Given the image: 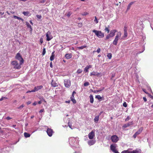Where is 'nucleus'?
I'll return each instance as SVG.
<instances>
[{"instance_id": "1", "label": "nucleus", "mask_w": 153, "mask_h": 153, "mask_svg": "<svg viewBox=\"0 0 153 153\" xmlns=\"http://www.w3.org/2000/svg\"><path fill=\"white\" fill-rule=\"evenodd\" d=\"M11 64L12 66L16 69H19L21 68V65L22 64H19L17 61L15 60L11 62Z\"/></svg>"}, {"instance_id": "2", "label": "nucleus", "mask_w": 153, "mask_h": 153, "mask_svg": "<svg viewBox=\"0 0 153 153\" xmlns=\"http://www.w3.org/2000/svg\"><path fill=\"white\" fill-rule=\"evenodd\" d=\"M94 33L97 37L99 38H102L104 36V34L100 30H93L92 31Z\"/></svg>"}, {"instance_id": "3", "label": "nucleus", "mask_w": 153, "mask_h": 153, "mask_svg": "<svg viewBox=\"0 0 153 153\" xmlns=\"http://www.w3.org/2000/svg\"><path fill=\"white\" fill-rule=\"evenodd\" d=\"M121 33L120 32H118L116 34L115 39L113 42V44L115 45H117L119 39L120 38Z\"/></svg>"}, {"instance_id": "4", "label": "nucleus", "mask_w": 153, "mask_h": 153, "mask_svg": "<svg viewBox=\"0 0 153 153\" xmlns=\"http://www.w3.org/2000/svg\"><path fill=\"white\" fill-rule=\"evenodd\" d=\"M15 58L16 59H17L20 61V64H22L24 62V60L22 58V56L19 53H18L16 54L15 57Z\"/></svg>"}, {"instance_id": "5", "label": "nucleus", "mask_w": 153, "mask_h": 153, "mask_svg": "<svg viewBox=\"0 0 153 153\" xmlns=\"http://www.w3.org/2000/svg\"><path fill=\"white\" fill-rule=\"evenodd\" d=\"M121 153H140V150H135L132 151H129L128 150H124Z\"/></svg>"}, {"instance_id": "6", "label": "nucleus", "mask_w": 153, "mask_h": 153, "mask_svg": "<svg viewBox=\"0 0 153 153\" xmlns=\"http://www.w3.org/2000/svg\"><path fill=\"white\" fill-rule=\"evenodd\" d=\"M112 141L113 143H116L119 140L118 137L116 135H112L111 137Z\"/></svg>"}, {"instance_id": "7", "label": "nucleus", "mask_w": 153, "mask_h": 153, "mask_svg": "<svg viewBox=\"0 0 153 153\" xmlns=\"http://www.w3.org/2000/svg\"><path fill=\"white\" fill-rule=\"evenodd\" d=\"M46 36L47 37L46 40L48 41H50L53 38V37L51 34V33L49 31H48L46 33Z\"/></svg>"}, {"instance_id": "8", "label": "nucleus", "mask_w": 153, "mask_h": 153, "mask_svg": "<svg viewBox=\"0 0 153 153\" xmlns=\"http://www.w3.org/2000/svg\"><path fill=\"white\" fill-rule=\"evenodd\" d=\"M43 87V86L42 85H40L39 86L35 87L30 92H34L36 91L39 89H40L42 88Z\"/></svg>"}, {"instance_id": "9", "label": "nucleus", "mask_w": 153, "mask_h": 153, "mask_svg": "<svg viewBox=\"0 0 153 153\" xmlns=\"http://www.w3.org/2000/svg\"><path fill=\"white\" fill-rule=\"evenodd\" d=\"M46 132L48 135L49 137H51L53 135V130L51 128H48Z\"/></svg>"}, {"instance_id": "10", "label": "nucleus", "mask_w": 153, "mask_h": 153, "mask_svg": "<svg viewBox=\"0 0 153 153\" xmlns=\"http://www.w3.org/2000/svg\"><path fill=\"white\" fill-rule=\"evenodd\" d=\"M76 93V92L75 91H74L72 94V95L70 97L71 101L73 102L74 104L76 103V100L74 99V94Z\"/></svg>"}, {"instance_id": "11", "label": "nucleus", "mask_w": 153, "mask_h": 153, "mask_svg": "<svg viewBox=\"0 0 153 153\" xmlns=\"http://www.w3.org/2000/svg\"><path fill=\"white\" fill-rule=\"evenodd\" d=\"M64 85L67 88H68L71 85V82L69 80L67 79L64 80Z\"/></svg>"}, {"instance_id": "12", "label": "nucleus", "mask_w": 153, "mask_h": 153, "mask_svg": "<svg viewBox=\"0 0 153 153\" xmlns=\"http://www.w3.org/2000/svg\"><path fill=\"white\" fill-rule=\"evenodd\" d=\"M95 136V133L93 131H92L88 134V137L89 139H93Z\"/></svg>"}, {"instance_id": "13", "label": "nucleus", "mask_w": 153, "mask_h": 153, "mask_svg": "<svg viewBox=\"0 0 153 153\" xmlns=\"http://www.w3.org/2000/svg\"><path fill=\"white\" fill-rule=\"evenodd\" d=\"M133 124V121L129 122L127 124H125L123 126L124 128H126L131 125H132Z\"/></svg>"}, {"instance_id": "14", "label": "nucleus", "mask_w": 153, "mask_h": 153, "mask_svg": "<svg viewBox=\"0 0 153 153\" xmlns=\"http://www.w3.org/2000/svg\"><path fill=\"white\" fill-rule=\"evenodd\" d=\"M110 149L111 150H112L114 153L117 151L116 150V147L113 145H111L110 146Z\"/></svg>"}, {"instance_id": "15", "label": "nucleus", "mask_w": 153, "mask_h": 153, "mask_svg": "<svg viewBox=\"0 0 153 153\" xmlns=\"http://www.w3.org/2000/svg\"><path fill=\"white\" fill-rule=\"evenodd\" d=\"M117 32V30H111V32L109 34L111 36L113 37L115 35V34L116 32Z\"/></svg>"}, {"instance_id": "16", "label": "nucleus", "mask_w": 153, "mask_h": 153, "mask_svg": "<svg viewBox=\"0 0 153 153\" xmlns=\"http://www.w3.org/2000/svg\"><path fill=\"white\" fill-rule=\"evenodd\" d=\"M95 142V140H91L88 141V144L89 145L91 146L94 145Z\"/></svg>"}, {"instance_id": "17", "label": "nucleus", "mask_w": 153, "mask_h": 153, "mask_svg": "<svg viewBox=\"0 0 153 153\" xmlns=\"http://www.w3.org/2000/svg\"><path fill=\"white\" fill-rule=\"evenodd\" d=\"M91 67L92 66L91 65H87L85 68L84 71L85 72H87L88 71V70L89 69L91 68Z\"/></svg>"}, {"instance_id": "18", "label": "nucleus", "mask_w": 153, "mask_h": 153, "mask_svg": "<svg viewBox=\"0 0 153 153\" xmlns=\"http://www.w3.org/2000/svg\"><path fill=\"white\" fill-rule=\"evenodd\" d=\"M100 74L99 73H97L95 72L94 71H93L90 73V75L91 76L94 75V76H98L100 75Z\"/></svg>"}, {"instance_id": "19", "label": "nucleus", "mask_w": 153, "mask_h": 153, "mask_svg": "<svg viewBox=\"0 0 153 153\" xmlns=\"http://www.w3.org/2000/svg\"><path fill=\"white\" fill-rule=\"evenodd\" d=\"M65 57L68 59H70L72 57V55L71 53H67L65 55Z\"/></svg>"}, {"instance_id": "20", "label": "nucleus", "mask_w": 153, "mask_h": 153, "mask_svg": "<svg viewBox=\"0 0 153 153\" xmlns=\"http://www.w3.org/2000/svg\"><path fill=\"white\" fill-rule=\"evenodd\" d=\"M90 101L91 103H93L94 102V98L92 95L91 94L89 96Z\"/></svg>"}, {"instance_id": "21", "label": "nucleus", "mask_w": 153, "mask_h": 153, "mask_svg": "<svg viewBox=\"0 0 153 153\" xmlns=\"http://www.w3.org/2000/svg\"><path fill=\"white\" fill-rule=\"evenodd\" d=\"M13 18L15 19H17L19 20H21L22 22H23L24 20L22 18H21L19 17L16 16H13Z\"/></svg>"}, {"instance_id": "22", "label": "nucleus", "mask_w": 153, "mask_h": 153, "mask_svg": "<svg viewBox=\"0 0 153 153\" xmlns=\"http://www.w3.org/2000/svg\"><path fill=\"white\" fill-rule=\"evenodd\" d=\"M51 85L53 87H55L58 86L57 84L55 82H54L53 80L52 81L51 83Z\"/></svg>"}, {"instance_id": "23", "label": "nucleus", "mask_w": 153, "mask_h": 153, "mask_svg": "<svg viewBox=\"0 0 153 153\" xmlns=\"http://www.w3.org/2000/svg\"><path fill=\"white\" fill-rule=\"evenodd\" d=\"M109 26H108V27L105 26V29H104V30L105 32H107V33H108L109 32L110 30L109 29Z\"/></svg>"}, {"instance_id": "24", "label": "nucleus", "mask_w": 153, "mask_h": 153, "mask_svg": "<svg viewBox=\"0 0 153 153\" xmlns=\"http://www.w3.org/2000/svg\"><path fill=\"white\" fill-rule=\"evenodd\" d=\"M87 48L86 45H85L83 46H81L80 47H77V48L79 49H82L84 48Z\"/></svg>"}, {"instance_id": "25", "label": "nucleus", "mask_w": 153, "mask_h": 153, "mask_svg": "<svg viewBox=\"0 0 153 153\" xmlns=\"http://www.w3.org/2000/svg\"><path fill=\"white\" fill-rule=\"evenodd\" d=\"M24 135L25 137L26 138L29 137L30 135V134L26 132L24 133Z\"/></svg>"}, {"instance_id": "26", "label": "nucleus", "mask_w": 153, "mask_h": 153, "mask_svg": "<svg viewBox=\"0 0 153 153\" xmlns=\"http://www.w3.org/2000/svg\"><path fill=\"white\" fill-rule=\"evenodd\" d=\"M134 3L133 2H131L130 3H129L128 5V6L127 8V10H128V9H130V7L131 6V5L132 4Z\"/></svg>"}, {"instance_id": "27", "label": "nucleus", "mask_w": 153, "mask_h": 153, "mask_svg": "<svg viewBox=\"0 0 153 153\" xmlns=\"http://www.w3.org/2000/svg\"><path fill=\"white\" fill-rule=\"evenodd\" d=\"M107 56L109 59H111L112 57V54L111 53H108Z\"/></svg>"}, {"instance_id": "28", "label": "nucleus", "mask_w": 153, "mask_h": 153, "mask_svg": "<svg viewBox=\"0 0 153 153\" xmlns=\"http://www.w3.org/2000/svg\"><path fill=\"white\" fill-rule=\"evenodd\" d=\"M99 116H96L95 118L94 119V121L95 122H97L99 120Z\"/></svg>"}, {"instance_id": "29", "label": "nucleus", "mask_w": 153, "mask_h": 153, "mask_svg": "<svg viewBox=\"0 0 153 153\" xmlns=\"http://www.w3.org/2000/svg\"><path fill=\"white\" fill-rule=\"evenodd\" d=\"M23 13L25 16H28L29 15V13L28 12H24Z\"/></svg>"}, {"instance_id": "30", "label": "nucleus", "mask_w": 153, "mask_h": 153, "mask_svg": "<svg viewBox=\"0 0 153 153\" xmlns=\"http://www.w3.org/2000/svg\"><path fill=\"white\" fill-rule=\"evenodd\" d=\"M95 98L99 100L101 99L102 98V97L100 95H96L95 96Z\"/></svg>"}, {"instance_id": "31", "label": "nucleus", "mask_w": 153, "mask_h": 153, "mask_svg": "<svg viewBox=\"0 0 153 153\" xmlns=\"http://www.w3.org/2000/svg\"><path fill=\"white\" fill-rule=\"evenodd\" d=\"M26 25H27V27H28L30 28L31 29V30H32V28L31 26L30 25V24H29V23H28V22H27L26 23Z\"/></svg>"}, {"instance_id": "32", "label": "nucleus", "mask_w": 153, "mask_h": 153, "mask_svg": "<svg viewBox=\"0 0 153 153\" xmlns=\"http://www.w3.org/2000/svg\"><path fill=\"white\" fill-rule=\"evenodd\" d=\"M55 55H51L50 57V60L51 61H53L54 59Z\"/></svg>"}, {"instance_id": "33", "label": "nucleus", "mask_w": 153, "mask_h": 153, "mask_svg": "<svg viewBox=\"0 0 153 153\" xmlns=\"http://www.w3.org/2000/svg\"><path fill=\"white\" fill-rule=\"evenodd\" d=\"M100 51V49L99 48L97 50V51H93V53H94L95 52H97V53H99Z\"/></svg>"}, {"instance_id": "34", "label": "nucleus", "mask_w": 153, "mask_h": 153, "mask_svg": "<svg viewBox=\"0 0 153 153\" xmlns=\"http://www.w3.org/2000/svg\"><path fill=\"white\" fill-rule=\"evenodd\" d=\"M89 85V83L88 82H86L84 83V85L85 86H88Z\"/></svg>"}, {"instance_id": "35", "label": "nucleus", "mask_w": 153, "mask_h": 153, "mask_svg": "<svg viewBox=\"0 0 153 153\" xmlns=\"http://www.w3.org/2000/svg\"><path fill=\"white\" fill-rule=\"evenodd\" d=\"M82 72V69H78L77 71V73L78 74H80Z\"/></svg>"}, {"instance_id": "36", "label": "nucleus", "mask_w": 153, "mask_h": 153, "mask_svg": "<svg viewBox=\"0 0 153 153\" xmlns=\"http://www.w3.org/2000/svg\"><path fill=\"white\" fill-rule=\"evenodd\" d=\"M112 37L111 36V35L109 34H108L106 38V39H108L109 38L111 37Z\"/></svg>"}, {"instance_id": "37", "label": "nucleus", "mask_w": 153, "mask_h": 153, "mask_svg": "<svg viewBox=\"0 0 153 153\" xmlns=\"http://www.w3.org/2000/svg\"><path fill=\"white\" fill-rule=\"evenodd\" d=\"M46 53V50L45 48H44L43 49V52L42 53V55H44Z\"/></svg>"}, {"instance_id": "38", "label": "nucleus", "mask_w": 153, "mask_h": 153, "mask_svg": "<svg viewBox=\"0 0 153 153\" xmlns=\"http://www.w3.org/2000/svg\"><path fill=\"white\" fill-rule=\"evenodd\" d=\"M94 21L96 24L98 23V21L97 20V18L96 16L95 17V19L94 20Z\"/></svg>"}, {"instance_id": "39", "label": "nucleus", "mask_w": 153, "mask_h": 153, "mask_svg": "<svg viewBox=\"0 0 153 153\" xmlns=\"http://www.w3.org/2000/svg\"><path fill=\"white\" fill-rule=\"evenodd\" d=\"M25 106L24 104H22L21 105L18 107L17 108L19 109H21L22 108H23Z\"/></svg>"}, {"instance_id": "40", "label": "nucleus", "mask_w": 153, "mask_h": 153, "mask_svg": "<svg viewBox=\"0 0 153 153\" xmlns=\"http://www.w3.org/2000/svg\"><path fill=\"white\" fill-rule=\"evenodd\" d=\"M128 36V33L127 32H124V37H126Z\"/></svg>"}, {"instance_id": "41", "label": "nucleus", "mask_w": 153, "mask_h": 153, "mask_svg": "<svg viewBox=\"0 0 153 153\" xmlns=\"http://www.w3.org/2000/svg\"><path fill=\"white\" fill-rule=\"evenodd\" d=\"M143 128L142 127H140L138 130L139 131V132H140V133L143 130Z\"/></svg>"}, {"instance_id": "42", "label": "nucleus", "mask_w": 153, "mask_h": 153, "mask_svg": "<svg viewBox=\"0 0 153 153\" xmlns=\"http://www.w3.org/2000/svg\"><path fill=\"white\" fill-rule=\"evenodd\" d=\"M123 105L125 107H126L127 106V104L126 102H124L123 104Z\"/></svg>"}, {"instance_id": "43", "label": "nucleus", "mask_w": 153, "mask_h": 153, "mask_svg": "<svg viewBox=\"0 0 153 153\" xmlns=\"http://www.w3.org/2000/svg\"><path fill=\"white\" fill-rule=\"evenodd\" d=\"M46 1V0H41L39 1V3H44Z\"/></svg>"}, {"instance_id": "44", "label": "nucleus", "mask_w": 153, "mask_h": 153, "mask_svg": "<svg viewBox=\"0 0 153 153\" xmlns=\"http://www.w3.org/2000/svg\"><path fill=\"white\" fill-rule=\"evenodd\" d=\"M72 13L70 12H68L67 14V16L68 17H69L71 14Z\"/></svg>"}, {"instance_id": "45", "label": "nucleus", "mask_w": 153, "mask_h": 153, "mask_svg": "<svg viewBox=\"0 0 153 153\" xmlns=\"http://www.w3.org/2000/svg\"><path fill=\"white\" fill-rule=\"evenodd\" d=\"M104 89V88H102L101 90H96V92H100L101 91H102Z\"/></svg>"}, {"instance_id": "46", "label": "nucleus", "mask_w": 153, "mask_h": 153, "mask_svg": "<svg viewBox=\"0 0 153 153\" xmlns=\"http://www.w3.org/2000/svg\"><path fill=\"white\" fill-rule=\"evenodd\" d=\"M127 27L125 26L124 27V32H127Z\"/></svg>"}, {"instance_id": "47", "label": "nucleus", "mask_w": 153, "mask_h": 153, "mask_svg": "<svg viewBox=\"0 0 153 153\" xmlns=\"http://www.w3.org/2000/svg\"><path fill=\"white\" fill-rule=\"evenodd\" d=\"M40 42L41 43V44H42L43 42V39L42 38H41L40 39Z\"/></svg>"}, {"instance_id": "48", "label": "nucleus", "mask_w": 153, "mask_h": 153, "mask_svg": "<svg viewBox=\"0 0 153 153\" xmlns=\"http://www.w3.org/2000/svg\"><path fill=\"white\" fill-rule=\"evenodd\" d=\"M130 119L129 117L128 116L125 119V120L126 121Z\"/></svg>"}, {"instance_id": "49", "label": "nucleus", "mask_w": 153, "mask_h": 153, "mask_svg": "<svg viewBox=\"0 0 153 153\" xmlns=\"http://www.w3.org/2000/svg\"><path fill=\"white\" fill-rule=\"evenodd\" d=\"M88 14V13L86 12H84L83 13H82V15L83 16H85Z\"/></svg>"}, {"instance_id": "50", "label": "nucleus", "mask_w": 153, "mask_h": 153, "mask_svg": "<svg viewBox=\"0 0 153 153\" xmlns=\"http://www.w3.org/2000/svg\"><path fill=\"white\" fill-rule=\"evenodd\" d=\"M36 16L37 18L39 19H41L42 18V16L41 15H37Z\"/></svg>"}, {"instance_id": "51", "label": "nucleus", "mask_w": 153, "mask_h": 153, "mask_svg": "<svg viewBox=\"0 0 153 153\" xmlns=\"http://www.w3.org/2000/svg\"><path fill=\"white\" fill-rule=\"evenodd\" d=\"M78 26L79 27H81L82 26V23H79L78 24Z\"/></svg>"}, {"instance_id": "52", "label": "nucleus", "mask_w": 153, "mask_h": 153, "mask_svg": "<svg viewBox=\"0 0 153 153\" xmlns=\"http://www.w3.org/2000/svg\"><path fill=\"white\" fill-rule=\"evenodd\" d=\"M1 12H0V16L4 14V12H2L3 10H1Z\"/></svg>"}, {"instance_id": "53", "label": "nucleus", "mask_w": 153, "mask_h": 153, "mask_svg": "<svg viewBox=\"0 0 153 153\" xmlns=\"http://www.w3.org/2000/svg\"><path fill=\"white\" fill-rule=\"evenodd\" d=\"M12 119V118L10 117H7L6 118V119L7 120H10Z\"/></svg>"}, {"instance_id": "54", "label": "nucleus", "mask_w": 153, "mask_h": 153, "mask_svg": "<svg viewBox=\"0 0 153 153\" xmlns=\"http://www.w3.org/2000/svg\"><path fill=\"white\" fill-rule=\"evenodd\" d=\"M137 135H138L140 133V132H139V131H137L135 133Z\"/></svg>"}, {"instance_id": "55", "label": "nucleus", "mask_w": 153, "mask_h": 153, "mask_svg": "<svg viewBox=\"0 0 153 153\" xmlns=\"http://www.w3.org/2000/svg\"><path fill=\"white\" fill-rule=\"evenodd\" d=\"M31 101H29L27 102V105H29L30 104H31Z\"/></svg>"}, {"instance_id": "56", "label": "nucleus", "mask_w": 153, "mask_h": 153, "mask_svg": "<svg viewBox=\"0 0 153 153\" xmlns=\"http://www.w3.org/2000/svg\"><path fill=\"white\" fill-rule=\"evenodd\" d=\"M137 134H136L135 133V134H134V135H133V137H134V138H135L136 137H137Z\"/></svg>"}, {"instance_id": "57", "label": "nucleus", "mask_w": 153, "mask_h": 153, "mask_svg": "<svg viewBox=\"0 0 153 153\" xmlns=\"http://www.w3.org/2000/svg\"><path fill=\"white\" fill-rule=\"evenodd\" d=\"M143 99L145 102H146L147 101V99L146 97H143Z\"/></svg>"}, {"instance_id": "58", "label": "nucleus", "mask_w": 153, "mask_h": 153, "mask_svg": "<svg viewBox=\"0 0 153 153\" xmlns=\"http://www.w3.org/2000/svg\"><path fill=\"white\" fill-rule=\"evenodd\" d=\"M37 104V103L36 102H35L34 103H33V105H35Z\"/></svg>"}, {"instance_id": "59", "label": "nucleus", "mask_w": 153, "mask_h": 153, "mask_svg": "<svg viewBox=\"0 0 153 153\" xmlns=\"http://www.w3.org/2000/svg\"><path fill=\"white\" fill-rule=\"evenodd\" d=\"M44 111V109H42L41 110H40V111H39V112L40 113H42V112H43Z\"/></svg>"}, {"instance_id": "60", "label": "nucleus", "mask_w": 153, "mask_h": 153, "mask_svg": "<svg viewBox=\"0 0 153 153\" xmlns=\"http://www.w3.org/2000/svg\"><path fill=\"white\" fill-rule=\"evenodd\" d=\"M50 66L51 68H52L53 67V65H52V62H51L50 63Z\"/></svg>"}, {"instance_id": "61", "label": "nucleus", "mask_w": 153, "mask_h": 153, "mask_svg": "<svg viewBox=\"0 0 153 153\" xmlns=\"http://www.w3.org/2000/svg\"><path fill=\"white\" fill-rule=\"evenodd\" d=\"M70 100H68V101H65V102L66 103H70Z\"/></svg>"}, {"instance_id": "62", "label": "nucleus", "mask_w": 153, "mask_h": 153, "mask_svg": "<svg viewBox=\"0 0 153 153\" xmlns=\"http://www.w3.org/2000/svg\"><path fill=\"white\" fill-rule=\"evenodd\" d=\"M54 53H55V51H53V52L52 53L51 55H54Z\"/></svg>"}, {"instance_id": "63", "label": "nucleus", "mask_w": 153, "mask_h": 153, "mask_svg": "<svg viewBox=\"0 0 153 153\" xmlns=\"http://www.w3.org/2000/svg\"><path fill=\"white\" fill-rule=\"evenodd\" d=\"M5 98L4 97H2L1 99H0V101H2L4 100V98Z\"/></svg>"}, {"instance_id": "64", "label": "nucleus", "mask_w": 153, "mask_h": 153, "mask_svg": "<svg viewBox=\"0 0 153 153\" xmlns=\"http://www.w3.org/2000/svg\"><path fill=\"white\" fill-rule=\"evenodd\" d=\"M149 96L150 97H151L153 99V97L150 94Z\"/></svg>"}]
</instances>
